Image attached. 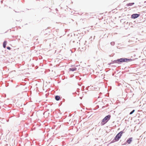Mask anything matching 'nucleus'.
Wrapping results in <instances>:
<instances>
[{"label":"nucleus","mask_w":146,"mask_h":146,"mask_svg":"<svg viewBox=\"0 0 146 146\" xmlns=\"http://www.w3.org/2000/svg\"><path fill=\"white\" fill-rule=\"evenodd\" d=\"M111 117L110 115H108L106 116L102 120L101 124L103 125L106 123L110 119Z\"/></svg>","instance_id":"f257e3e1"},{"label":"nucleus","mask_w":146,"mask_h":146,"mask_svg":"<svg viewBox=\"0 0 146 146\" xmlns=\"http://www.w3.org/2000/svg\"><path fill=\"white\" fill-rule=\"evenodd\" d=\"M123 133V131H121L119 133L117 134L114 138V140L115 141H118L120 138Z\"/></svg>","instance_id":"f03ea898"},{"label":"nucleus","mask_w":146,"mask_h":146,"mask_svg":"<svg viewBox=\"0 0 146 146\" xmlns=\"http://www.w3.org/2000/svg\"><path fill=\"white\" fill-rule=\"evenodd\" d=\"M129 60V59H128L127 58H120L118 59L117 61L118 62H125Z\"/></svg>","instance_id":"7ed1b4c3"},{"label":"nucleus","mask_w":146,"mask_h":146,"mask_svg":"<svg viewBox=\"0 0 146 146\" xmlns=\"http://www.w3.org/2000/svg\"><path fill=\"white\" fill-rule=\"evenodd\" d=\"M139 15V14H133L131 16V18L133 19H135L138 17Z\"/></svg>","instance_id":"20e7f679"},{"label":"nucleus","mask_w":146,"mask_h":146,"mask_svg":"<svg viewBox=\"0 0 146 146\" xmlns=\"http://www.w3.org/2000/svg\"><path fill=\"white\" fill-rule=\"evenodd\" d=\"M132 138H130L127 139V143H128L129 144L132 141Z\"/></svg>","instance_id":"39448f33"},{"label":"nucleus","mask_w":146,"mask_h":146,"mask_svg":"<svg viewBox=\"0 0 146 146\" xmlns=\"http://www.w3.org/2000/svg\"><path fill=\"white\" fill-rule=\"evenodd\" d=\"M7 43V42L6 41H4L3 43V46L4 48H5L6 46Z\"/></svg>","instance_id":"423d86ee"},{"label":"nucleus","mask_w":146,"mask_h":146,"mask_svg":"<svg viewBox=\"0 0 146 146\" xmlns=\"http://www.w3.org/2000/svg\"><path fill=\"white\" fill-rule=\"evenodd\" d=\"M76 68H70L69 69V70L70 71H75L76 70Z\"/></svg>","instance_id":"0eeeda50"},{"label":"nucleus","mask_w":146,"mask_h":146,"mask_svg":"<svg viewBox=\"0 0 146 146\" xmlns=\"http://www.w3.org/2000/svg\"><path fill=\"white\" fill-rule=\"evenodd\" d=\"M55 99L57 100H58L60 99V97L58 96H55Z\"/></svg>","instance_id":"6e6552de"},{"label":"nucleus","mask_w":146,"mask_h":146,"mask_svg":"<svg viewBox=\"0 0 146 146\" xmlns=\"http://www.w3.org/2000/svg\"><path fill=\"white\" fill-rule=\"evenodd\" d=\"M134 4V3H129L127 4L128 5L131 6L132 5H133Z\"/></svg>","instance_id":"1a4fd4ad"},{"label":"nucleus","mask_w":146,"mask_h":146,"mask_svg":"<svg viewBox=\"0 0 146 146\" xmlns=\"http://www.w3.org/2000/svg\"><path fill=\"white\" fill-rule=\"evenodd\" d=\"M135 111V110H133L132 111H131L130 113V114H132Z\"/></svg>","instance_id":"9d476101"},{"label":"nucleus","mask_w":146,"mask_h":146,"mask_svg":"<svg viewBox=\"0 0 146 146\" xmlns=\"http://www.w3.org/2000/svg\"><path fill=\"white\" fill-rule=\"evenodd\" d=\"M7 48L9 50H10L11 49V48L9 47H7Z\"/></svg>","instance_id":"9b49d317"}]
</instances>
